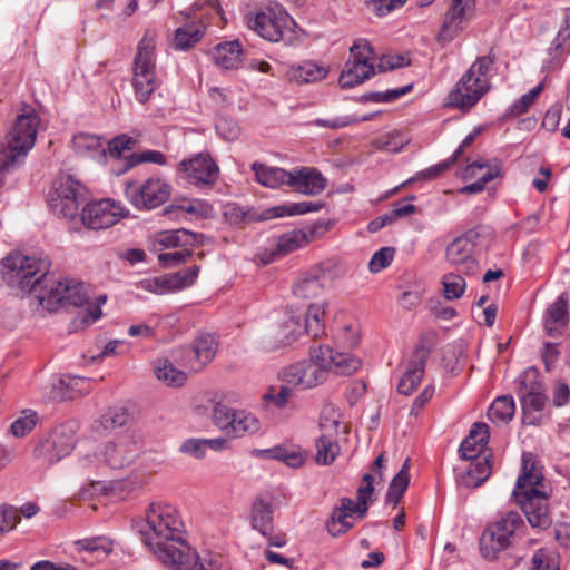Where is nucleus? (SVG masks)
<instances>
[{"mask_svg":"<svg viewBox=\"0 0 570 570\" xmlns=\"http://www.w3.org/2000/svg\"><path fill=\"white\" fill-rule=\"evenodd\" d=\"M250 168L255 174L256 181L262 186L267 188L287 186L289 171L284 168L267 166L258 161L253 163Z\"/></svg>","mask_w":570,"mask_h":570,"instance_id":"obj_34","label":"nucleus"},{"mask_svg":"<svg viewBox=\"0 0 570 570\" xmlns=\"http://www.w3.org/2000/svg\"><path fill=\"white\" fill-rule=\"evenodd\" d=\"M410 65V59L404 55H385L376 63L377 72H386Z\"/></svg>","mask_w":570,"mask_h":570,"instance_id":"obj_62","label":"nucleus"},{"mask_svg":"<svg viewBox=\"0 0 570 570\" xmlns=\"http://www.w3.org/2000/svg\"><path fill=\"white\" fill-rule=\"evenodd\" d=\"M106 295H100L97 297V304H88L85 311L78 313V315L70 323V331L81 330L90 324H94L101 316L100 306L106 303Z\"/></svg>","mask_w":570,"mask_h":570,"instance_id":"obj_42","label":"nucleus"},{"mask_svg":"<svg viewBox=\"0 0 570 570\" xmlns=\"http://www.w3.org/2000/svg\"><path fill=\"white\" fill-rule=\"evenodd\" d=\"M570 47V9L567 12L566 27L562 28L553 40V51L561 50V53L569 51Z\"/></svg>","mask_w":570,"mask_h":570,"instance_id":"obj_64","label":"nucleus"},{"mask_svg":"<svg viewBox=\"0 0 570 570\" xmlns=\"http://www.w3.org/2000/svg\"><path fill=\"white\" fill-rule=\"evenodd\" d=\"M179 169L188 181L197 187H213L218 178L219 168L208 154H197L179 163Z\"/></svg>","mask_w":570,"mask_h":570,"instance_id":"obj_19","label":"nucleus"},{"mask_svg":"<svg viewBox=\"0 0 570 570\" xmlns=\"http://www.w3.org/2000/svg\"><path fill=\"white\" fill-rule=\"evenodd\" d=\"M38 422V415L35 411L27 410L22 412V416L18 417L11 424V432L17 438H22L35 429Z\"/></svg>","mask_w":570,"mask_h":570,"instance_id":"obj_50","label":"nucleus"},{"mask_svg":"<svg viewBox=\"0 0 570 570\" xmlns=\"http://www.w3.org/2000/svg\"><path fill=\"white\" fill-rule=\"evenodd\" d=\"M374 61L375 50L370 41L364 38L354 40L338 78L341 88H354L375 76L377 68Z\"/></svg>","mask_w":570,"mask_h":570,"instance_id":"obj_8","label":"nucleus"},{"mask_svg":"<svg viewBox=\"0 0 570 570\" xmlns=\"http://www.w3.org/2000/svg\"><path fill=\"white\" fill-rule=\"evenodd\" d=\"M514 412L515 404L513 397L511 395H502L492 402L488 410V417L497 425L507 424L513 419Z\"/></svg>","mask_w":570,"mask_h":570,"instance_id":"obj_35","label":"nucleus"},{"mask_svg":"<svg viewBox=\"0 0 570 570\" xmlns=\"http://www.w3.org/2000/svg\"><path fill=\"white\" fill-rule=\"evenodd\" d=\"M303 332L298 317L289 315L283 323L274 327L263 340V348L271 351L296 341Z\"/></svg>","mask_w":570,"mask_h":570,"instance_id":"obj_24","label":"nucleus"},{"mask_svg":"<svg viewBox=\"0 0 570 570\" xmlns=\"http://www.w3.org/2000/svg\"><path fill=\"white\" fill-rule=\"evenodd\" d=\"M324 362L321 347H313L308 360L285 367L279 377L284 383L303 390L315 387L326 380L330 363Z\"/></svg>","mask_w":570,"mask_h":570,"instance_id":"obj_12","label":"nucleus"},{"mask_svg":"<svg viewBox=\"0 0 570 570\" xmlns=\"http://www.w3.org/2000/svg\"><path fill=\"white\" fill-rule=\"evenodd\" d=\"M325 304H311L306 312L304 331L313 336L320 337L324 333Z\"/></svg>","mask_w":570,"mask_h":570,"instance_id":"obj_43","label":"nucleus"},{"mask_svg":"<svg viewBox=\"0 0 570 570\" xmlns=\"http://www.w3.org/2000/svg\"><path fill=\"white\" fill-rule=\"evenodd\" d=\"M155 48V36L147 31L137 46L132 67V87L140 104L148 101L157 88Z\"/></svg>","mask_w":570,"mask_h":570,"instance_id":"obj_7","label":"nucleus"},{"mask_svg":"<svg viewBox=\"0 0 570 570\" xmlns=\"http://www.w3.org/2000/svg\"><path fill=\"white\" fill-rule=\"evenodd\" d=\"M493 62L490 55L479 57L450 92V104L460 109L472 108L490 89L489 73Z\"/></svg>","mask_w":570,"mask_h":570,"instance_id":"obj_6","label":"nucleus"},{"mask_svg":"<svg viewBox=\"0 0 570 570\" xmlns=\"http://www.w3.org/2000/svg\"><path fill=\"white\" fill-rule=\"evenodd\" d=\"M474 6V0H452L451 7L445 13L444 21L440 31V37L451 40L460 28L462 21L466 18V12Z\"/></svg>","mask_w":570,"mask_h":570,"instance_id":"obj_27","label":"nucleus"},{"mask_svg":"<svg viewBox=\"0 0 570 570\" xmlns=\"http://www.w3.org/2000/svg\"><path fill=\"white\" fill-rule=\"evenodd\" d=\"M139 454V448L135 439L129 434L119 435L108 442L102 451L104 462L115 470H121L135 462Z\"/></svg>","mask_w":570,"mask_h":570,"instance_id":"obj_20","label":"nucleus"},{"mask_svg":"<svg viewBox=\"0 0 570 570\" xmlns=\"http://www.w3.org/2000/svg\"><path fill=\"white\" fill-rule=\"evenodd\" d=\"M315 446V461L321 465L332 464L341 452L337 436L330 434H321V436L316 440Z\"/></svg>","mask_w":570,"mask_h":570,"instance_id":"obj_36","label":"nucleus"},{"mask_svg":"<svg viewBox=\"0 0 570 570\" xmlns=\"http://www.w3.org/2000/svg\"><path fill=\"white\" fill-rule=\"evenodd\" d=\"M521 407L525 415L532 412H540L546 404V396L543 389L533 393H528L520 396Z\"/></svg>","mask_w":570,"mask_h":570,"instance_id":"obj_58","label":"nucleus"},{"mask_svg":"<svg viewBox=\"0 0 570 570\" xmlns=\"http://www.w3.org/2000/svg\"><path fill=\"white\" fill-rule=\"evenodd\" d=\"M183 521L170 504L151 503L146 512V523L139 530L142 542L164 564L173 570H220L212 559H200L183 539Z\"/></svg>","mask_w":570,"mask_h":570,"instance_id":"obj_1","label":"nucleus"},{"mask_svg":"<svg viewBox=\"0 0 570 570\" xmlns=\"http://www.w3.org/2000/svg\"><path fill=\"white\" fill-rule=\"evenodd\" d=\"M49 266L50 264L46 259L13 253L2 261L1 274L10 287L29 292L37 283V277L45 269H49Z\"/></svg>","mask_w":570,"mask_h":570,"instance_id":"obj_11","label":"nucleus"},{"mask_svg":"<svg viewBox=\"0 0 570 570\" xmlns=\"http://www.w3.org/2000/svg\"><path fill=\"white\" fill-rule=\"evenodd\" d=\"M315 267L322 271V278L325 285L327 282L345 277L348 273V266L342 262H325L315 265Z\"/></svg>","mask_w":570,"mask_h":570,"instance_id":"obj_52","label":"nucleus"},{"mask_svg":"<svg viewBox=\"0 0 570 570\" xmlns=\"http://www.w3.org/2000/svg\"><path fill=\"white\" fill-rule=\"evenodd\" d=\"M191 255L193 252L184 247L180 250L159 254L158 261L164 267L171 268L187 263Z\"/></svg>","mask_w":570,"mask_h":570,"instance_id":"obj_60","label":"nucleus"},{"mask_svg":"<svg viewBox=\"0 0 570 570\" xmlns=\"http://www.w3.org/2000/svg\"><path fill=\"white\" fill-rule=\"evenodd\" d=\"M444 295L448 299L460 298L466 287L465 279L459 274H445L443 276Z\"/></svg>","mask_w":570,"mask_h":570,"instance_id":"obj_49","label":"nucleus"},{"mask_svg":"<svg viewBox=\"0 0 570 570\" xmlns=\"http://www.w3.org/2000/svg\"><path fill=\"white\" fill-rule=\"evenodd\" d=\"M213 57L218 67L233 70L242 66L244 51L238 40L226 41L214 48Z\"/></svg>","mask_w":570,"mask_h":570,"instance_id":"obj_30","label":"nucleus"},{"mask_svg":"<svg viewBox=\"0 0 570 570\" xmlns=\"http://www.w3.org/2000/svg\"><path fill=\"white\" fill-rule=\"evenodd\" d=\"M40 119L33 111L17 117L14 126L0 146V188L7 176L21 166L36 142Z\"/></svg>","mask_w":570,"mask_h":570,"instance_id":"obj_3","label":"nucleus"},{"mask_svg":"<svg viewBox=\"0 0 570 570\" xmlns=\"http://www.w3.org/2000/svg\"><path fill=\"white\" fill-rule=\"evenodd\" d=\"M235 411L229 409L227 405L218 403L215 405L213 410V422L216 426H218L226 435H228V431L233 422H235Z\"/></svg>","mask_w":570,"mask_h":570,"instance_id":"obj_53","label":"nucleus"},{"mask_svg":"<svg viewBox=\"0 0 570 570\" xmlns=\"http://www.w3.org/2000/svg\"><path fill=\"white\" fill-rule=\"evenodd\" d=\"M205 27L200 22H189L175 32V45L178 49H189L204 36Z\"/></svg>","mask_w":570,"mask_h":570,"instance_id":"obj_41","label":"nucleus"},{"mask_svg":"<svg viewBox=\"0 0 570 570\" xmlns=\"http://www.w3.org/2000/svg\"><path fill=\"white\" fill-rule=\"evenodd\" d=\"M154 373L159 381L168 386H181L187 380L186 373L176 368L167 358L156 361Z\"/></svg>","mask_w":570,"mask_h":570,"instance_id":"obj_37","label":"nucleus"},{"mask_svg":"<svg viewBox=\"0 0 570 570\" xmlns=\"http://www.w3.org/2000/svg\"><path fill=\"white\" fill-rule=\"evenodd\" d=\"M234 419L235 422H233L228 431V436L242 438L246 434H254L261 428L258 419L244 410H236Z\"/></svg>","mask_w":570,"mask_h":570,"instance_id":"obj_39","label":"nucleus"},{"mask_svg":"<svg viewBox=\"0 0 570 570\" xmlns=\"http://www.w3.org/2000/svg\"><path fill=\"white\" fill-rule=\"evenodd\" d=\"M351 519L352 518L347 517L343 511L335 508L331 519L326 523L328 533L333 537H338L347 532L353 527Z\"/></svg>","mask_w":570,"mask_h":570,"instance_id":"obj_48","label":"nucleus"},{"mask_svg":"<svg viewBox=\"0 0 570 570\" xmlns=\"http://www.w3.org/2000/svg\"><path fill=\"white\" fill-rule=\"evenodd\" d=\"M287 20V13L279 6L262 7L247 14L248 28L272 42L283 39Z\"/></svg>","mask_w":570,"mask_h":570,"instance_id":"obj_15","label":"nucleus"},{"mask_svg":"<svg viewBox=\"0 0 570 570\" xmlns=\"http://www.w3.org/2000/svg\"><path fill=\"white\" fill-rule=\"evenodd\" d=\"M532 528L547 530L552 518L548 507L550 491L544 485L543 474L537 468L531 452L522 454V472L512 492Z\"/></svg>","mask_w":570,"mask_h":570,"instance_id":"obj_2","label":"nucleus"},{"mask_svg":"<svg viewBox=\"0 0 570 570\" xmlns=\"http://www.w3.org/2000/svg\"><path fill=\"white\" fill-rule=\"evenodd\" d=\"M72 146L76 153L81 156L101 154L105 151L101 137L85 132H79L73 136Z\"/></svg>","mask_w":570,"mask_h":570,"instance_id":"obj_44","label":"nucleus"},{"mask_svg":"<svg viewBox=\"0 0 570 570\" xmlns=\"http://www.w3.org/2000/svg\"><path fill=\"white\" fill-rule=\"evenodd\" d=\"M287 186L295 191L316 196L323 193L327 186L326 178L314 167H298L289 170Z\"/></svg>","mask_w":570,"mask_h":570,"instance_id":"obj_22","label":"nucleus"},{"mask_svg":"<svg viewBox=\"0 0 570 570\" xmlns=\"http://www.w3.org/2000/svg\"><path fill=\"white\" fill-rule=\"evenodd\" d=\"M549 320L546 323V330L553 336V328L551 323H564L567 316V301L561 295L549 308Z\"/></svg>","mask_w":570,"mask_h":570,"instance_id":"obj_59","label":"nucleus"},{"mask_svg":"<svg viewBox=\"0 0 570 570\" xmlns=\"http://www.w3.org/2000/svg\"><path fill=\"white\" fill-rule=\"evenodd\" d=\"M324 207L322 202H299L273 206L257 214L237 204L229 203L224 207V217L233 225H242L255 220H269L284 216H296L312 212H320Z\"/></svg>","mask_w":570,"mask_h":570,"instance_id":"obj_9","label":"nucleus"},{"mask_svg":"<svg viewBox=\"0 0 570 570\" xmlns=\"http://www.w3.org/2000/svg\"><path fill=\"white\" fill-rule=\"evenodd\" d=\"M204 238L203 234L180 228L160 233L157 237V243L165 248H176L203 245Z\"/></svg>","mask_w":570,"mask_h":570,"instance_id":"obj_33","label":"nucleus"},{"mask_svg":"<svg viewBox=\"0 0 570 570\" xmlns=\"http://www.w3.org/2000/svg\"><path fill=\"white\" fill-rule=\"evenodd\" d=\"M128 215L120 203L110 198L87 204L81 212V222L88 229L100 230L117 224Z\"/></svg>","mask_w":570,"mask_h":570,"instance_id":"obj_16","label":"nucleus"},{"mask_svg":"<svg viewBox=\"0 0 570 570\" xmlns=\"http://www.w3.org/2000/svg\"><path fill=\"white\" fill-rule=\"evenodd\" d=\"M524 528V521L519 512L500 513L485 527L480 538L481 554L489 560L495 559L500 552L517 542Z\"/></svg>","mask_w":570,"mask_h":570,"instance_id":"obj_5","label":"nucleus"},{"mask_svg":"<svg viewBox=\"0 0 570 570\" xmlns=\"http://www.w3.org/2000/svg\"><path fill=\"white\" fill-rule=\"evenodd\" d=\"M394 258L393 247H382L375 252L368 263V269L371 273H379L382 269L389 267Z\"/></svg>","mask_w":570,"mask_h":570,"instance_id":"obj_55","label":"nucleus"},{"mask_svg":"<svg viewBox=\"0 0 570 570\" xmlns=\"http://www.w3.org/2000/svg\"><path fill=\"white\" fill-rule=\"evenodd\" d=\"M328 70L313 61H305L301 65H293L286 72L291 82L297 85L321 81L326 78Z\"/></svg>","mask_w":570,"mask_h":570,"instance_id":"obj_32","label":"nucleus"},{"mask_svg":"<svg viewBox=\"0 0 570 570\" xmlns=\"http://www.w3.org/2000/svg\"><path fill=\"white\" fill-rule=\"evenodd\" d=\"M429 355L430 348L424 345H417L414 348L406 371L402 375L397 385L399 393L410 395L417 387L423 379Z\"/></svg>","mask_w":570,"mask_h":570,"instance_id":"obj_23","label":"nucleus"},{"mask_svg":"<svg viewBox=\"0 0 570 570\" xmlns=\"http://www.w3.org/2000/svg\"><path fill=\"white\" fill-rule=\"evenodd\" d=\"M409 483L410 475H406L405 472H397L389 485L386 503H391L395 507L406 491Z\"/></svg>","mask_w":570,"mask_h":570,"instance_id":"obj_47","label":"nucleus"},{"mask_svg":"<svg viewBox=\"0 0 570 570\" xmlns=\"http://www.w3.org/2000/svg\"><path fill=\"white\" fill-rule=\"evenodd\" d=\"M480 234L475 228L468 230L450 243L445 249L446 261L460 273L475 275L479 271L478 261L473 256Z\"/></svg>","mask_w":570,"mask_h":570,"instance_id":"obj_17","label":"nucleus"},{"mask_svg":"<svg viewBox=\"0 0 570 570\" xmlns=\"http://www.w3.org/2000/svg\"><path fill=\"white\" fill-rule=\"evenodd\" d=\"M518 396L542 390L539 372L534 367L524 370L515 381Z\"/></svg>","mask_w":570,"mask_h":570,"instance_id":"obj_46","label":"nucleus"},{"mask_svg":"<svg viewBox=\"0 0 570 570\" xmlns=\"http://www.w3.org/2000/svg\"><path fill=\"white\" fill-rule=\"evenodd\" d=\"M83 195L85 187L81 183L70 175L62 174L51 184L48 204L55 215L70 219L76 217Z\"/></svg>","mask_w":570,"mask_h":570,"instance_id":"obj_13","label":"nucleus"},{"mask_svg":"<svg viewBox=\"0 0 570 570\" xmlns=\"http://www.w3.org/2000/svg\"><path fill=\"white\" fill-rule=\"evenodd\" d=\"M48 271L41 272L37 277V283L29 291L43 311L56 312L68 306L86 305L87 294L81 283L61 278Z\"/></svg>","mask_w":570,"mask_h":570,"instance_id":"obj_4","label":"nucleus"},{"mask_svg":"<svg viewBox=\"0 0 570 570\" xmlns=\"http://www.w3.org/2000/svg\"><path fill=\"white\" fill-rule=\"evenodd\" d=\"M532 570H559V562L553 552L539 549L532 557Z\"/></svg>","mask_w":570,"mask_h":570,"instance_id":"obj_56","label":"nucleus"},{"mask_svg":"<svg viewBox=\"0 0 570 570\" xmlns=\"http://www.w3.org/2000/svg\"><path fill=\"white\" fill-rule=\"evenodd\" d=\"M489 426L485 423H474L469 435L460 445V453L464 460H474L481 456L489 441Z\"/></svg>","mask_w":570,"mask_h":570,"instance_id":"obj_26","label":"nucleus"},{"mask_svg":"<svg viewBox=\"0 0 570 570\" xmlns=\"http://www.w3.org/2000/svg\"><path fill=\"white\" fill-rule=\"evenodd\" d=\"M200 267L189 266L184 271L166 274L159 277L144 278L137 283V288L157 295H164L191 286L198 277Z\"/></svg>","mask_w":570,"mask_h":570,"instance_id":"obj_18","label":"nucleus"},{"mask_svg":"<svg viewBox=\"0 0 570 570\" xmlns=\"http://www.w3.org/2000/svg\"><path fill=\"white\" fill-rule=\"evenodd\" d=\"M215 128L217 134L228 141L236 140L240 134V129L237 122L232 118L223 116L216 119Z\"/></svg>","mask_w":570,"mask_h":570,"instance_id":"obj_57","label":"nucleus"},{"mask_svg":"<svg viewBox=\"0 0 570 570\" xmlns=\"http://www.w3.org/2000/svg\"><path fill=\"white\" fill-rule=\"evenodd\" d=\"M491 455L479 456L470 460L468 469L459 475L458 483L464 488H478L483 484L491 474Z\"/></svg>","mask_w":570,"mask_h":570,"instance_id":"obj_28","label":"nucleus"},{"mask_svg":"<svg viewBox=\"0 0 570 570\" xmlns=\"http://www.w3.org/2000/svg\"><path fill=\"white\" fill-rule=\"evenodd\" d=\"M78 423L68 421L57 425L50 433L35 445L33 456L48 464H55L69 455L76 444Z\"/></svg>","mask_w":570,"mask_h":570,"instance_id":"obj_10","label":"nucleus"},{"mask_svg":"<svg viewBox=\"0 0 570 570\" xmlns=\"http://www.w3.org/2000/svg\"><path fill=\"white\" fill-rule=\"evenodd\" d=\"M218 348V341L212 334H200L190 346L183 348L184 365L194 372L200 371L209 364Z\"/></svg>","mask_w":570,"mask_h":570,"instance_id":"obj_21","label":"nucleus"},{"mask_svg":"<svg viewBox=\"0 0 570 570\" xmlns=\"http://www.w3.org/2000/svg\"><path fill=\"white\" fill-rule=\"evenodd\" d=\"M322 275L321 269H316L315 266L311 267L308 271L301 274L294 283L293 294L303 299H311L320 296L326 287Z\"/></svg>","mask_w":570,"mask_h":570,"instance_id":"obj_25","label":"nucleus"},{"mask_svg":"<svg viewBox=\"0 0 570 570\" xmlns=\"http://www.w3.org/2000/svg\"><path fill=\"white\" fill-rule=\"evenodd\" d=\"M79 551L98 552L108 554L112 550V543L105 537L86 538L76 542Z\"/></svg>","mask_w":570,"mask_h":570,"instance_id":"obj_54","label":"nucleus"},{"mask_svg":"<svg viewBox=\"0 0 570 570\" xmlns=\"http://www.w3.org/2000/svg\"><path fill=\"white\" fill-rule=\"evenodd\" d=\"M273 509L271 503L263 500H256L252 508V524L264 537L269 535L272 531Z\"/></svg>","mask_w":570,"mask_h":570,"instance_id":"obj_38","label":"nucleus"},{"mask_svg":"<svg viewBox=\"0 0 570 570\" xmlns=\"http://www.w3.org/2000/svg\"><path fill=\"white\" fill-rule=\"evenodd\" d=\"M485 169V173L478 177L476 181L464 186L461 189L463 194H476L484 189L485 185L501 175V169L498 165L490 166L483 161H474L466 166L464 170V178H473L478 176V170Z\"/></svg>","mask_w":570,"mask_h":570,"instance_id":"obj_29","label":"nucleus"},{"mask_svg":"<svg viewBox=\"0 0 570 570\" xmlns=\"http://www.w3.org/2000/svg\"><path fill=\"white\" fill-rule=\"evenodd\" d=\"M20 521L19 511L10 505L0 507V533L11 531Z\"/></svg>","mask_w":570,"mask_h":570,"instance_id":"obj_63","label":"nucleus"},{"mask_svg":"<svg viewBox=\"0 0 570 570\" xmlns=\"http://www.w3.org/2000/svg\"><path fill=\"white\" fill-rule=\"evenodd\" d=\"M171 195L170 184L160 177L144 181H128L125 187L127 200L137 209H154L165 204Z\"/></svg>","mask_w":570,"mask_h":570,"instance_id":"obj_14","label":"nucleus"},{"mask_svg":"<svg viewBox=\"0 0 570 570\" xmlns=\"http://www.w3.org/2000/svg\"><path fill=\"white\" fill-rule=\"evenodd\" d=\"M288 385L289 384L285 383L279 387L269 386L264 394L265 401L272 403L277 409H284L294 394L292 387Z\"/></svg>","mask_w":570,"mask_h":570,"instance_id":"obj_51","label":"nucleus"},{"mask_svg":"<svg viewBox=\"0 0 570 570\" xmlns=\"http://www.w3.org/2000/svg\"><path fill=\"white\" fill-rule=\"evenodd\" d=\"M130 421L129 412L122 406L109 407L99 420L96 421V429L102 431H111L122 428Z\"/></svg>","mask_w":570,"mask_h":570,"instance_id":"obj_40","label":"nucleus"},{"mask_svg":"<svg viewBox=\"0 0 570 570\" xmlns=\"http://www.w3.org/2000/svg\"><path fill=\"white\" fill-rule=\"evenodd\" d=\"M323 352L324 363L328 364V372L333 371L341 375H351L358 370L361 361L347 353L334 352L330 346L320 345Z\"/></svg>","mask_w":570,"mask_h":570,"instance_id":"obj_31","label":"nucleus"},{"mask_svg":"<svg viewBox=\"0 0 570 570\" xmlns=\"http://www.w3.org/2000/svg\"><path fill=\"white\" fill-rule=\"evenodd\" d=\"M305 236L302 232L293 230L284 234L279 237L277 242V250L281 254H288L294 252L301 246V243L304 240Z\"/></svg>","mask_w":570,"mask_h":570,"instance_id":"obj_61","label":"nucleus"},{"mask_svg":"<svg viewBox=\"0 0 570 570\" xmlns=\"http://www.w3.org/2000/svg\"><path fill=\"white\" fill-rule=\"evenodd\" d=\"M320 428L322 434L337 436L342 428V413L333 404H326L321 413Z\"/></svg>","mask_w":570,"mask_h":570,"instance_id":"obj_45","label":"nucleus"}]
</instances>
